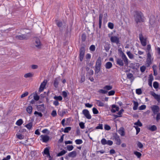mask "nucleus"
Wrapping results in <instances>:
<instances>
[{
    "mask_svg": "<svg viewBox=\"0 0 160 160\" xmlns=\"http://www.w3.org/2000/svg\"><path fill=\"white\" fill-rule=\"evenodd\" d=\"M143 14L141 12L136 11L134 15V20L137 24L143 22L144 20Z\"/></svg>",
    "mask_w": 160,
    "mask_h": 160,
    "instance_id": "f257e3e1",
    "label": "nucleus"
},
{
    "mask_svg": "<svg viewBox=\"0 0 160 160\" xmlns=\"http://www.w3.org/2000/svg\"><path fill=\"white\" fill-rule=\"evenodd\" d=\"M85 48L84 47H81L80 49L79 58L80 61L82 62L83 59L85 54Z\"/></svg>",
    "mask_w": 160,
    "mask_h": 160,
    "instance_id": "f03ea898",
    "label": "nucleus"
},
{
    "mask_svg": "<svg viewBox=\"0 0 160 160\" xmlns=\"http://www.w3.org/2000/svg\"><path fill=\"white\" fill-rule=\"evenodd\" d=\"M110 41L112 42L116 43L117 45L121 44L119 38L116 36L111 37Z\"/></svg>",
    "mask_w": 160,
    "mask_h": 160,
    "instance_id": "7ed1b4c3",
    "label": "nucleus"
},
{
    "mask_svg": "<svg viewBox=\"0 0 160 160\" xmlns=\"http://www.w3.org/2000/svg\"><path fill=\"white\" fill-rule=\"evenodd\" d=\"M150 94L158 101V105L160 104V94H157L153 91H150Z\"/></svg>",
    "mask_w": 160,
    "mask_h": 160,
    "instance_id": "20e7f679",
    "label": "nucleus"
},
{
    "mask_svg": "<svg viewBox=\"0 0 160 160\" xmlns=\"http://www.w3.org/2000/svg\"><path fill=\"white\" fill-rule=\"evenodd\" d=\"M113 138L115 139L117 141L116 144L117 145H120L121 143V140L120 139L119 136L118 135L117 133H113Z\"/></svg>",
    "mask_w": 160,
    "mask_h": 160,
    "instance_id": "39448f33",
    "label": "nucleus"
},
{
    "mask_svg": "<svg viewBox=\"0 0 160 160\" xmlns=\"http://www.w3.org/2000/svg\"><path fill=\"white\" fill-rule=\"evenodd\" d=\"M139 36V39L142 45L143 46H146L147 44L146 39L144 38L141 33L140 34Z\"/></svg>",
    "mask_w": 160,
    "mask_h": 160,
    "instance_id": "423d86ee",
    "label": "nucleus"
},
{
    "mask_svg": "<svg viewBox=\"0 0 160 160\" xmlns=\"http://www.w3.org/2000/svg\"><path fill=\"white\" fill-rule=\"evenodd\" d=\"M152 110L154 115L156 114L159 112L160 110L159 107L157 105H154L151 107Z\"/></svg>",
    "mask_w": 160,
    "mask_h": 160,
    "instance_id": "0eeeda50",
    "label": "nucleus"
},
{
    "mask_svg": "<svg viewBox=\"0 0 160 160\" xmlns=\"http://www.w3.org/2000/svg\"><path fill=\"white\" fill-rule=\"evenodd\" d=\"M82 113L85 117L88 119H90L92 118V116L90 114L89 111L86 109H84L82 111Z\"/></svg>",
    "mask_w": 160,
    "mask_h": 160,
    "instance_id": "6e6552de",
    "label": "nucleus"
},
{
    "mask_svg": "<svg viewBox=\"0 0 160 160\" xmlns=\"http://www.w3.org/2000/svg\"><path fill=\"white\" fill-rule=\"evenodd\" d=\"M16 39L19 40H27L28 38V37L26 34H22L19 35H16L15 36Z\"/></svg>",
    "mask_w": 160,
    "mask_h": 160,
    "instance_id": "1a4fd4ad",
    "label": "nucleus"
},
{
    "mask_svg": "<svg viewBox=\"0 0 160 160\" xmlns=\"http://www.w3.org/2000/svg\"><path fill=\"white\" fill-rule=\"evenodd\" d=\"M41 139V140H42L44 142L47 143L50 139V137L47 135H42L40 136Z\"/></svg>",
    "mask_w": 160,
    "mask_h": 160,
    "instance_id": "9d476101",
    "label": "nucleus"
},
{
    "mask_svg": "<svg viewBox=\"0 0 160 160\" xmlns=\"http://www.w3.org/2000/svg\"><path fill=\"white\" fill-rule=\"evenodd\" d=\"M36 43L35 46L38 48H41V44L40 40L38 37H35L34 38Z\"/></svg>",
    "mask_w": 160,
    "mask_h": 160,
    "instance_id": "9b49d317",
    "label": "nucleus"
},
{
    "mask_svg": "<svg viewBox=\"0 0 160 160\" xmlns=\"http://www.w3.org/2000/svg\"><path fill=\"white\" fill-rule=\"evenodd\" d=\"M47 82V80H44V81L41 83L39 88V92H41L43 91L44 88L45 87L46 83Z\"/></svg>",
    "mask_w": 160,
    "mask_h": 160,
    "instance_id": "f8f14e48",
    "label": "nucleus"
},
{
    "mask_svg": "<svg viewBox=\"0 0 160 160\" xmlns=\"http://www.w3.org/2000/svg\"><path fill=\"white\" fill-rule=\"evenodd\" d=\"M119 109V107L117 106L116 105L113 104L112 105V109L111 111L112 112L115 113L117 111H118Z\"/></svg>",
    "mask_w": 160,
    "mask_h": 160,
    "instance_id": "ddd939ff",
    "label": "nucleus"
},
{
    "mask_svg": "<svg viewBox=\"0 0 160 160\" xmlns=\"http://www.w3.org/2000/svg\"><path fill=\"white\" fill-rule=\"evenodd\" d=\"M121 57L122 60H123L124 62V64L126 66H127L128 64V59L126 57V55L124 53H123L122 55L121 56Z\"/></svg>",
    "mask_w": 160,
    "mask_h": 160,
    "instance_id": "4468645a",
    "label": "nucleus"
},
{
    "mask_svg": "<svg viewBox=\"0 0 160 160\" xmlns=\"http://www.w3.org/2000/svg\"><path fill=\"white\" fill-rule=\"evenodd\" d=\"M155 18L153 15H151L149 18V23L152 26L155 23Z\"/></svg>",
    "mask_w": 160,
    "mask_h": 160,
    "instance_id": "2eb2a0df",
    "label": "nucleus"
},
{
    "mask_svg": "<svg viewBox=\"0 0 160 160\" xmlns=\"http://www.w3.org/2000/svg\"><path fill=\"white\" fill-rule=\"evenodd\" d=\"M101 58L100 57H99L97 60L95 67H101Z\"/></svg>",
    "mask_w": 160,
    "mask_h": 160,
    "instance_id": "dca6fc26",
    "label": "nucleus"
},
{
    "mask_svg": "<svg viewBox=\"0 0 160 160\" xmlns=\"http://www.w3.org/2000/svg\"><path fill=\"white\" fill-rule=\"evenodd\" d=\"M117 64L121 66H123L124 65V63L123 62V60L121 58H117L116 59Z\"/></svg>",
    "mask_w": 160,
    "mask_h": 160,
    "instance_id": "f3484780",
    "label": "nucleus"
},
{
    "mask_svg": "<svg viewBox=\"0 0 160 160\" xmlns=\"http://www.w3.org/2000/svg\"><path fill=\"white\" fill-rule=\"evenodd\" d=\"M77 156V152L76 151H74L68 153V156L69 157L74 158Z\"/></svg>",
    "mask_w": 160,
    "mask_h": 160,
    "instance_id": "a211bd4d",
    "label": "nucleus"
},
{
    "mask_svg": "<svg viewBox=\"0 0 160 160\" xmlns=\"http://www.w3.org/2000/svg\"><path fill=\"white\" fill-rule=\"evenodd\" d=\"M118 132L121 136H124L125 135L124 129L123 127L121 128L118 130Z\"/></svg>",
    "mask_w": 160,
    "mask_h": 160,
    "instance_id": "6ab92c4d",
    "label": "nucleus"
},
{
    "mask_svg": "<svg viewBox=\"0 0 160 160\" xmlns=\"http://www.w3.org/2000/svg\"><path fill=\"white\" fill-rule=\"evenodd\" d=\"M66 113L65 111L63 109L62 110L59 109L58 111V114L60 116L62 117Z\"/></svg>",
    "mask_w": 160,
    "mask_h": 160,
    "instance_id": "aec40b11",
    "label": "nucleus"
},
{
    "mask_svg": "<svg viewBox=\"0 0 160 160\" xmlns=\"http://www.w3.org/2000/svg\"><path fill=\"white\" fill-rule=\"evenodd\" d=\"M59 83L58 78H55L54 81L53 85L55 88H57L58 87Z\"/></svg>",
    "mask_w": 160,
    "mask_h": 160,
    "instance_id": "412c9836",
    "label": "nucleus"
},
{
    "mask_svg": "<svg viewBox=\"0 0 160 160\" xmlns=\"http://www.w3.org/2000/svg\"><path fill=\"white\" fill-rule=\"evenodd\" d=\"M49 147H47L44 150L43 152H42V154L44 155V154L47 155L49 154Z\"/></svg>",
    "mask_w": 160,
    "mask_h": 160,
    "instance_id": "4be33fe9",
    "label": "nucleus"
},
{
    "mask_svg": "<svg viewBox=\"0 0 160 160\" xmlns=\"http://www.w3.org/2000/svg\"><path fill=\"white\" fill-rule=\"evenodd\" d=\"M112 63L111 62H108L106 63L105 67L106 69H109L112 67Z\"/></svg>",
    "mask_w": 160,
    "mask_h": 160,
    "instance_id": "5701e85b",
    "label": "nucleus"
},
{
    "mask_svg": "<svg viewBox=\"0 0 160 160\" xmlns=\"http://www.w3.org/2000/svg\"><path fill=\"white\" fill-rule=\"evenodd\" d=\"M33 108L31 106H28L26 109L27 112L29 114H31L32 113Z\"/></svg>",
    "mask_w": 160,
    "mask_h": 160,
    "instance_id": "b1692460",
    "label": "nucleus"
},
{
    "mask_svg": "<svg viewBox=\"0 0 160 160\" xmlns=\"http://www.w3.org/2000/svg\"><path fill=\"white\" fill-rule=\"evenodd\" d=\"M148 129L152 131H154L157 130V128L155 125H152L148 128Z\"/></svg>",
    "mask_w": 160,
    "mask_h": 160,
    "instance_id": "393cba45",
    "label": "nucleus"
},
{
    "mask_svg": "<svg viewBox=\"0 0 160 160\" xmlns=\"http://www.w3.org/2000/svg\"><path fill=\"white\" fill-rule=\"evenodd\" d=\"M67 152L65 150L63 149L60 152H58L57 154V157H60L61 156H62L64 154H65Z\"/></svg>",
    "mask_w": 160,
    "mask_h": 160,
    "instance_id": "a878e982",
    "label": "nucleus"
},
{
    "mask_svg": "<svg viewBox=\"0 0 160 160\" xmlns=\"http://www.w3.org/2000/svg\"><path fill=\"white\" fill-rule=\"evenodd\" d=\"M16 136L18 139L22 140L24 138V135L21 134L19 132H17L16 134Z\"/></svg>",
    "mask_w": 160,
    "mask_h": 160,
    "instance_id": "bb28decb",
    "label": "nucleus"
},
{
    "mask_svg": "<svg viewBox=\"0 0 160 160\" xmlns=\"http://www.w3.org/2000/svg\"><path fill=\"white\" fill-rule=\"evenodd\" d=\"M133 102L134 104V106L133 107V109L134 110H136L137 109L138 105V102L135 101H133Z\"/></svg>",
    "mask_w": 160,
    "mask_h": 160,
    "instance_id": "cd10ccee",
    "label": "nucleus"
},
{
    "mask_svg": "<svg viewBox=\"0 0 160 160\" xmlns=\"http://www.w3.org/2000/svg\"><path fill=\"white\" fill-rule=\"evenodd\" d=\"M53 98L58 101H61L62 100V98L61 96H55Z\"/></svg>",
    "mask_w": 160,
    "mask_h": 160,
    "instance_id": "c85d7f7f",
    "label": "nucleus"
},
{
    "mask_svg": "<svg viewBox=\"0 0 160 160\" xmlns=\"http://www.w3.org/2000/svg\"><path fill=\"white\" fill-rule=\"evenodd\" d=\"M133 153L138 158H140L142 156L141 153L138 151H135Z\"/></svg>",
    "mask_w": 160,
    "mask_h": 160,
    "instance_id": "c756f323",
    "label": "nucleus"
},
{
    "mask_svg": "<svg viewBox=\"0 0 160 160\" xmlns=\"http://www.w3.org/2000/svg\"><path fill=\"white\" fill-rule=\"evenodd\" d=\"M134 125H136V126L138 127H142V123L139 120L134 123Z\"/></svg>",
    "mask_w": 160,
    "mask_h": 160,
    "instance_id": "7c9ffc66",
    "label": "nucleus"
},
{
    "mask_svg": "<svg viewBox=\"0 0 160 160\" xmlns=\"http://www.w3.org/2000/svg\"><path fill=\"white\" fill-rule=\"evenodd\" d=\"M32 126V122H30L28 124L26 125L25 127H26L28 129L30 130L31 129Z\"/></svg>",
    "mask_w": 160,
    "mask_h": 160,
    "instance_id": "2f4dec72",
    "label": "nucleus"
},
{
    "mask_svg": "<svg viewBox=\"0 0 160 160\" xmlns=\"http://www.w3.org/2000/svg\"><path fill=\"white\" fill-rule=\"evenodd\" d=\"M93 74V70L91 69L88 72L86 73V77H89L90 76L92 75Z\"/></svg>",
    "mask_w": 160,
    "mask_h": 160,
    "instance_id": "473e14b6",
    "label": "nucleus"
},
{
    "mask_svg": "<svg viewBox=\"0 0 160 160\" xmlns=\"http://www.w3.org/2000/svg\"><path fill=\"white\" fill-rule=\"evenodd\" d=\"M36 106V108L38 111L41 112H44L45 111V110H44V109H42L41 106H40L38 105H37Z\"/></svg>",
    "mask_w": 160,
    "mask_h": 160,
    "instance_id": "72a5a7b5",
    "label": "nucleus"
},
{
    "mask_svg": "<svg viewBox=\"0 0 160 160\" xmlns=\"http://www.w3.org/2000/svg\"><path fill=\"white\" fill-rule=\"evenodd\" d=\"M23 121L22 119L18 120L16 122V124L18 126H20L23 123Z\"/></svg>",
    "mask_w": 160,
    "mask_h": 160,
    "instance_id": "f704fd0d",
    "label": "nucleus"
},
{
    "mask_svg": "<svg viewBox=\"0 0 160 160\" xmlns=\"http://www.w3.org/2000/svg\"><path fill=\"white\" fill-rule=\"evenodd\" d=\"M112 86L110 85H106L103 87L104 89L106 90L107 91L109 90L112 89Z\"/></svg>",
    "mask_w": 160,
    "mask_h": 160,
    "instance_id": "c9c22d12",
    "label": "nucleus"
},
{
    "mask_svg": "<svg viewBox=\"0 0 160 160\" xmlns=\"http://www.w3.org/2000/svg\"><path fill=\"white\" fill-rule=\"evenodd\" d=\"M137 147L140 149L142 148H143V145L139 141H138L137 142Z\"/></svg>",
    "mask_w": 160,
    "mask_h": 160,
    "instance_id": "e433bc0d",
    "label": "nucleus"
},
{
    "mask_svg": "<svg viewBox=\"0 0 160 160\" xmlns=\"http://www.w3.org/2000/svg\"><path fill=\"white\" fill-rule=\"evenodd\" d=\"M101 70V67H95V74H96L99 73Z\"/></svg>",
    "mask_w": 160,
    "mask_h": 160,
    "instance_id": "4c0bfd02",
    "label": "nucleus"
},
{
    "mask_svg": "<svg viewBox=\"0 0 160 160\" xmlns=\"http://www.w3.org/2000/svg\"><path fill=\"white\" fill-rule=\"evenodd\" d=\"M86 35L85 33H83L81 36V39L82 41L84 42L85 41L86 39Z\"/></svg>",
    "mask_w": 160,
    "mask_h": 160,
    "instance_id": "58836bf2",
    "label": "nucleus"
},
{
    "mask_svg": "<svg viewBox=\"0 0 160 160\" xmlns=\"http://www.w3.org/2000/svg\"><path fill=\"white\" fill-rule=\"evenodd\" d=\"M33 75L30 72L27 73L24 75V77L26 78L31 77Z\"/></svg>",
    "mask_w": 160,
    "mask_h": 160,
    "instance_id": "ea45409f",
    "label": "nucleus"
},
{
    "mask_svg": "<svg viewBox=\"0 0 160 160\" xmlns=\"http://www.w3.org/2000/svg\"><path fill=\"white\" fill-rule=\"evenodd\" d=\"M71 129V127H67L65 128L64 129V132L65 133H68L69 131Z\"/></svg>",
    "mask_w": 160,
    "mask_h": 160,
    "instance_id": "a19ab883",
    "label": "nucleus"
},
{
    "mask_svg": "<svg viewBox=\"0 0 160 160\" xmlns=\"http://www.w3.org/2000/svg\"><path fill=\"white\" fill-rule=\"evenodd\" d=\"M34 115H37L38 117H42L43 116V115L42 113L41 112H38L37 111H35L34 112Z\"/></svg>",
    "mask_w": 160,
    "mask_h": 160,
    "instance_id": "79ce46f5",
    "label": "nucleus"
},
{
    "mask_svg": "<svg viewBox=\"0 0 160 160\" xmlns=\"http://www.w3.org/2000/svg\"><path fill=\"white\" fill-rule=\"evenodd\" d=\"M127 54L130 59H132L133 58V55L130 51L127 52Z\"/></svg>",
    "mask_w": 160,
    "mask_h": 160,
    "instance_id": "37998d69",
    "label": "nucleus"
},
{
    "mask_svg": "<svg viewBox=\"0 0 160 160\" xmlns=\"http://www.w3.org/2000/svg\"><path fill=\"white\" fill-rule=\"evenodd\" d=\"M153 86L155 89L158 88L159 87L158 83L157 82H154L153 83Z\"/></svg>",
    "mask_w": 160,
    "mask_h": 160,
    "instance_id": "c03bdc74",
    "label": "nucleus"
},
{
    "mask_svg": "<svg viewBox=\"0 0 160 160\" xmlns=\"http://www.w3.org/2000/svg\"><path fill=\"white\" fill-rule=\"evenodd\" d=\"M92 111L93 113L94 114H98L99 113V112H98V110H97V109L96 108H95V107L93 108H92Z\"/></svg>",
    "mask_w": 160,
    "mask_h": 160,
    "instance_id": "a18cd8bd",
    "label": "nucleus"
},
{
    "mask_svg": "<svg viewBox=\"0 0 160 160\" xmlns=\"http://www.w3.org/2000/svg\"><path fill=\"white\" fill-rule=\"evenodd\" d=\"M56 23L57 25L59 28H61L62 25V23L61 21H57Z\"/></svg>",
    "mask_w": 160,
    "mask_h": 160,
    "instance_id": "49530a36",
    "label": "nucleus"
},
{
    "mask_svg": "<svg viewBox=\"0 0 160 160\" xmlns=\"http://www.w3.org/2000/svg\"><path fill=\"white\" fill-rule=\"evenodd\" d=\"M97 102H98L97 104L98 106L100 107H103L104 106V104L103 102H102L100 100H97Z\"/></svg>",
    "mask_w": 160,
    "mask_h": 160,
    "instance_id": "de8ad7c7",
    "label": "nucleus"
},
{
    "mask_svg": "<svg viewBox=\"0 0 160 160\" xmlns=\"http://www.w3.org/2000/svg\"><path fill=\"white\" fill-rule=\"evenodd\" d=\"M75 142L77 144H80L82 143L83 142L82 139H78L75 140Z\"/></svg>",
    "mask_w": 160,
    "mask_h": 160,
    "instance_id": "09e8293b",
    "label": "nucleus"
},
{
    "mask_svg": "<svg viewBox=\"0 0 160 160\" xmlns=\"http://www.w3.org/2000/svg\"><path fill=\"white\" fill-rule=\"evenodd\" d=\"M95 129H103L102 124H100V123L99 124L98 126H97L95 128Z\"/></svg>",
    "mask_w": 160,
    "mask_h": 160,
    "instance_id": "8fccbe9b",
    "label": "nucleus"
},
{
    "mask_svg": "<svg viewBox=\"0 0 160 160\" xmlns=\"http://www.w3.org/2000/svg\"><path fill=\"white\" fill-rule=\"evenodd\" d=\"M108 26L110 29H113L114 28V24L112 22H109L108 24Z\"/></svg>",
    "mask_w": 160,
    "mask_h": 160,
    "instance_id": "3c124183",
    "label": "nucleus"
},
{
    "mask_svg": "<svg viewBox=\"0 0 160 160\" xmlns=\"http://www.w3.org/2000/svg\"><path fill=\"white\" fill-rule=\"evenodd\" d=\"M154 67H155L156 68L157 66L155 65H154L152 67V68H153V75L154 76H156V75H158V73H157V71L156 69L154 68Z\"/></svg>",
    "mask_w": 160,
    "mask_h": 160,
    "instance_id": "603ef678",
    "label": "nucleus"
},
{
    "mask_svg": "<svg viewBox=\"0 0 160 160\" xmlns=\"http://www.w3.org/2000/svg\"><path fill=\"white\" fill-rule=\"evenodd\" d=\"M33 97L34 100L36 101H38L40 98L39 96L37 94V93H36L35 95Z\"/></svg>",
    "mask_w": 160,
    "mask_h": 160,
    "instance_id": "864d4df0",
    "label": "nucleus"
},
{
    "mask_svg": "<svg viewBox=\"0 0 160 160\" xmlns=\"http://www.w3.org/2000/svg\"><path fill=\"white\" fill-rule=\"evenodd\" d=\"M136 93L138 95H140L142 93V91L141 88H138L136 89Z\"/></svg>",
    "mask_w": 160,
    "mask_h": 160,
    "instance_id": "5fc2aeb1",
    "label": "nucleus"
},
{
    "mask_svg": "<svg viewBox=\"0 0 160 160\" xmlns=\"http://www.w3.org/2000/svg\"><path fill=\"white\" fill-rule=\"evenodd\" d=\"M107 141L106 139L103 138L101 140V142L102 144L105 145L107 144Z\"/></svg>",
    "mask_w": 160,
    "mask_h": 160,
    "instance_id": "6e6d98bb",
    "label": "nucleus"
},
{
    "mask_svg": "<svg viewBox=\"0 0 160 160\" xmlns=\"http://www.w3.org/2000/svg\"><path fill=\"white\" fill-rule=\"evenodd\" d=\"M89 49L91 51H94L95 50V45H91L89 48Z\"/></svg>",
    "mask_w": 160,
    "mask_h": 160,
    "instance_id": "4d7b16f0",
    "label": "nucleus"
},
{
    "mask_svg": "<svg viewBox=\"0 0 160 160\" xmlns=\"http://www.w3.org/2000/svg\"><path fill=\"white\" fill-rule=\"evenodd\" d=\"M67 148L68 150L71 151L73 149L74 147L72 145H67Z\"/></svg>",
    "mask_w": 160,
    "mask_h": 160,
    "instance_id": "13d9d810",
    "label": "nucleus"
},
{
    "mask_svg": "<svg viewBox=\"0 0 160 160\" xmlns=\"http://www.w3.org/2000/svg\"><path fill=\"white\" fill-rule=\"evenodd\" d=\"M84 123L81 122L79 123V125L81 129H84L85 128Z\"/></svg>",
    "mask_w": 160,
    "mask_h": 160,
    "instance_id": "bf43d9fd",
    "label": "nucleus"
},
{
    "mask_svg": "<svg viewBox=\"0 0 160 160\" xmlns=\"http://www.w3.org/2000/svg\"><path fill=\"white\" fill-rule=\"evenodd\" d=\"M134 127L135 128L136 130V135H137L140 132V129L138 126H134Z\"/></svg>",
    "mask_w": 160,
    "mask_h": 160,
    "instance_id": "052dcab7",
    "label": "nucleus"
},
{
    "mask_svg": "<svg viewBox=\"0 0 160 160\" xmlns=\"http://www.w3.org/2000/svg\"><path fill=\"white\" fill-rule=\"evenodd\" d=\"M115 91L114 90H111L108 92V95L109 96L113 95L115 94Z\"/></svg>",
    "mask_w": 160,
    "mask_h": 160,
    "instance_id": "680f3d73",
    "label": "nucleus"
},
{
    "mask_svg": "<svg viewBox=\"0 0 160 160\" xmlns=\"http://www.w3.org/2000/svg\"><path fill=\"white\" fill-rule=\"evenodd\" d=\"M146 106L145 105H142L139 107V109L140 110H143L146 108Z\"/></svg>",
    "mask_w": 160,
    "mask_h": 160,
    "instance_id": "e2e57ef3",
    "label": "nucleus"
},
{
    "mask_svg": "<svg viewBox=\"0 0 160 160\" xmlns=\"http://www.w3.org/2000/svg\"><path fill=\"white\" fill-rule=\"evenodd\" d=\"M146 69V67L144 65L141 66L140 68V71L142 72H143L145 71Z\"/></svg>",
    "mask_w": 160,
    "mask_h": 160,
    "instance_id": "0e129e2a",
    "label": "nucleus"
},
{
    "mask_svg": "<svg viewBox=\"0 0 160 160\" xmlns=\"http://www.w3.org/2000/svg\"><path fill=\"white\" fill-rule=\"evenodd\" d=\"M57 112L55 110H53L52 111L51 115L53 117H55L57 116Z\"/></svg>",
    "mask_w": 160,
    "mask_h": 160,
    "instance_id": "69168bd1",
    "label": "nucleus"
},
{
    "mask_svg": "<svg viewBox=\"0 0 160 160\" xmlns=\"http://www.w3.org/2000/svg\"><path fill=\"white\" fill-rule=\"evenodd\" d=\"M156 114V121L158 122L160 119V112H158Z\"/></svg>",
    "mask_w": 160,
    "mask_h": 160,
    "instance_id": "338daca9",
    "label": "nucleus"
},
{
    "mask_svg": "<svg viewBox=\"0 0 160 160\" xmlns=\"http://www.w3.org/2000/svg\"><path fill=\"white\" fill-rule=\"evenodd\" d=\"M42 132L43 133H46L47 134H49L50 133V131L48 130L47 129H43L42 131Z\"/></svg>",
    "mask_w": 160,
    "mask_h": 160,
    "instance_id": "774afa93",
    "label": "nucleus"
}]
</instances>
